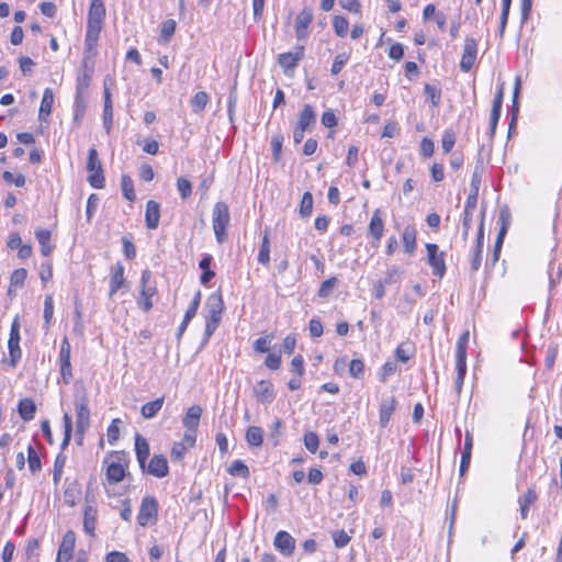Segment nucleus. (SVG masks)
I'll list each match as a JSON object with an SVG mask.
<instances>
[{"label": "nucleus", "mask_w": 562, "mask_h": 562, "mask_svg": "<svg viewBox=\"0 0 562 562\" xmlns=\"http://www.w3.org/2000/svg\"><path fill=\"white\" fill-rule=\"evenodd\" d=\"M106 10L102 0H91L88 10L87 29L85 45L88 50H92L98 43L99 35L103 27Z\"/></svg>", "instance_id": "f257e3e1"}, {"label": "nucleus", "mask_w": 562, "mask_h": 562, "mask_svg": "<svg viewBox=\"0 0 562 562\" xmlns=\"http://www.w3.org/2000/svg\"><path fill=\"white\" fill-rule=\"evenodd\" d=\"M225 305L223 301V295L221 291L213 292L206 299L204 310L206 311L205 315V329L203 334L202 345L209 342L211 336L217 329L222 314L224 312Z\"/></svg>", "instance_id": "f03ea898"}, {"label": "nucleus", "mask_w": 562, "mask_h": 562, "mask_svg": "<svg viewBox=\"0 0 562 562\" xmlns=\"http://www.w3.org/2000/svg\"><path fill=\"white\" fill-rule=\"evenodd\" d=\"M231 222V214L228 205L223 202L218 201L214 204L213 211H212V225L213 231L215 234L216 241L218 244H222L226 240L227 234L226 229Z\"/></svg>", "instance_id": "7ed1b4c3"}, {"label": "nucleus", "mask_w": 562, "mask_h": 562, "mask_svg": "<svg viewBox=\"0 0 562 562\" xmlns=\"http://www.w3.org/2000/svg\"><path fill=\"white\" fill-rule=\"evenodd\" d=\"M74 405L76 411V432L81 435L87 432L90 427L89 397L83 389L75 392Z\"/></svg>", "instance_id": "20e7f679"}, {"label": "nucleus", "mask_w": 562, "mask_h": 562, "mask_svg": "<svg viewBox=\"0 0 562 562\" xmlns=\"http://www.w3.org/2000/svg\"><path fill=\"white\" fill-rule=\"evenodd\" d=\"M87 170L89 172L88 182L94 189H102L105 184L102 164L99 159L95 148H90L87 159Z\"/></svg>", "instance_id": "39448f33"}, {"label": "nucleus", "mask_w": 562, "mask_h": 562, "mask_svg": "<svg viewBox=\"0 0 562 562\" xmlns=\"http://www.w3.org/2000/svg\"><path fill=\"white\" fill-rule=\"evenodd\" d=\"M159 504L155 496L147 495L143 497L139 510L137 514V522L142 527L149 524H156L158 519Z\"/></svg>", "instance_id": "423d86ee"}, {"label": "nucleus", "mask_w": 562, "mask_h": 562, "mask_svg": "<svg viewBox=\"0 0 562 562\" xmlns=\"http://www.w3.org/2000/svg\"><path fill=\"white\" fill-rule=\"evenodd\" d=\"M20 318L16 315L11 324L10 335L8 340V349L10 356V366L15 368L22 357V350L20 348Z\"/></svg>", "instance_id": "0eeeda50"}, {"label": "nucleus", "mask_w": 562, "mask_h": 562, "mask_svg": "<svg viewBox=\"0 0 562 562\" xmlns=\"http://www.w3.org/2000/svg\"><path fill=\"white\" fill-rule=\"evenodd\" d=\"M150 277L151 272L148 269L144 270L140 276L142 291L137 304L144 312L151 310V297L156 294V286L149 284Z\"/></svg>", "instance_id": "6e6552de"}, {"label": "nucleus", "mask_w": 562, "mask_h": 562, "mask_svg": "<svg viewBox=\"0 0 562 562\" xmlns=\"http://www.w3.org/2000/svg\"><path fill=\"white\" fill-rule=\"evenodd\" d=\"M427 262L432 268V273L442 278L446 273L445 252L439 251L436 244H426Z\"/></svg>", "instance_id": "1a4fd4ad"}, {"label": "nucleus", "mask_w": 562, "mask_h": 562, "mask_svg": "<svg viewBox=\"0 0 562 562\" xmlns=\"http://www.w3.org/2000/svg\"><path fill=\"white\" fill-rule=\"evenodd\" d=\"M482 172H483V159L481 157L477 158L476 165L472 175L471 183H470V193L467 198L465 205L467 209H476L477 198L480 184L482 181Z\"/></svg>", "instance_id": "9d476101"}, {"label": "nucleus", "mask_w": 562, "mask_h": 562, "mask_svg": "<svg viewBox=\"0 0 562 562\" xmlns=\"http://www.w3.org/2000/svg\"><path fill=\"white\" fill-rule=\"evenodd\" d=\"M70 352L71 346L67 337H64L60 344L59 350V363H60V374L66 384L70 382L72 379L71 372V363H70Z\"/></svg>", "instance_id": "9b49d317"}, {"label": "nucleus", "mask_w": 562, "mask_h": 562, "mask_svg": "<svg viewBox=\"0 0 562 562\" xmlns=\"http://www.w3.org/2000/svg\"><path fill=\"white\" fill-rule=\"evenodd\" d=\"M477 55V42L473 37H467L464 41L463 54L460 60V69L468 72L472 69Z\"/></svg>", "instance_id": "f8f14e48"}, {"label": "nucleus", "mask_w": 562, "mask_h": 562, "mask_svg": "<svg viewBox=\"0 0 562 562\" xmlns=\"http://www.w3.org/2000/svg\"><path fill=\"white\" fill-rule=\"evenodd\" d=\"M304 57V47H296L295 52L282 53L278 56V64L283 69L285 75H289L290 71H293L300 60Z\"/></svg>", "instance_id": "ddd939ff"}, {"label": "nucleus", "mask_w": 562, "mask_h": 562, "mask_svg": "<svg viewBox=\"0 0 562 562\" xmlns=\"http://www.w3.org/2000/svg\"><path fill=\"white\" fill-rule=\"evenodd\" d=\"M76 543V533L68 530L59 544L56 562H68L72 559Z\"/></svg>", "instance_id": "4468645a"}, {"label": "nucleus", "mask_w": 562, "mask_h": 562, "mask_svg": "<svg viewBox=\"0 0 562 562\" xmlns=\"http://www.w3.org/2000/svg\"><path fill=\"white\" fill-rule=\"evenodd\" d=\"M384 232V221L381 215V210L376 209L369 222L368 233L372 237V246L378 247Z\"/></svg>", "instance_id": "2eb2a0df"}, {"label": "nucleus", "mask_w": 562, "mask_h": 562, "mask_svg": "<svg viewBox=\"0 0 562 562\" xmlns=\"http://www.w3.org/2000/svg\"><path fill=\"white\" fill-rule=\"evenodd\" d=\"M254 395L261 404H270L276 398L273 384L268 380H260L254 386Z\"/></svg>", "instance_id": "dca6fc26"}, {"label": "nucleus", "mask_w": 562, "mask_h": 562, "mask_svg": "<svg viewBox=\"0 0 562 562\" xmlns=\"http://www.w3.org/2000/svg\"><path fill=\"white\" fill-rule=\"evenodd\" d=\"M274 548L285 557L293 554L295 549V539L288 531H278L274 540Z\"/></svg>", "instance_id": "f3484780"}, {"label": "nucleus", "mask_w": 562, "mask_h": 562, "mask_svg": "<svg viewBox=\"0 0 562 562\" xmlns=\"http://www.w3.org/2000/svg\"><path fill=\"white\" fill-rule=\"evenodd\" d=\"M145 472L159 479L167 476L169 473L167 458L164 454H154L146 464Z\"/></svg>", "instance_id": "a211bd4d"}, {"label": "nucleus", "mask_w": 562, "mask_h": 562, "mask_svg": "<svg viewBox=\"0 0 562 562\" xmlns=\"http://www.w3.org/2000/svg\"><path fill=\"white\" fill-rule=\"evenodd\" d=\"M313 21V11L304 8L299 12L295 19V35L297 40H304L307 36V27Z\"/></svg>", "instance_id": "6ab92c4d"}, {"label": "nucleus", "mask_w": 562, "mask_h": 562, "mask_svg": "<svg viewBox=\"0 0 562 562\" xmlns=\"http://www.w3.org/2000/svg\"><path fill=\"white\" fill-rule=\"evenodd\" d=\"M125 282L124 278V266L117 261L115 265L111 267L110 273V291L109 295L112 297L123 285Z\"/></svg>", "instance_id": "aec40b11"}, {"label": "nucleus", "mask_w": 562, "mask_h": 562, "mask_svg": "<svg viewBox=\"0 0 562 562\" xmlns=\"http://www.w3.org/2000/svg\"><path fill=\"white\" fill-rule=\"evenodd\" d=\"M538 501V494L535 486H530L524 494L518 497L519 513L521 519H527L530 506Z\"/></svg>", "instance_id": "412c9836"}, {"label": "nucleus", "mask_w": 562, "mask_h": 562, "mask_svg": "<svg viewBox=\"0 0 562 562\" xmlns=\"http://www.w3.org/2000/svg\"><path fill=\"white\" fill-rule=\"evenodd\" d=\"M149 443L140 434L135 435V453L142 472H145L146 461L149 457Z\"/></svg>", "instance_id": "4be33fe9"}, {"label": "nucleus", "mask_w": 562, "mask_h": 562, "mask_svg": "<svg viewBox=\"0 0 562 562\" xmlns=\"http://www.w3.org/2000/svg\"><path fill=\"white\" fill-rule=\"evenodd\" d=\"M316 125V113L311 104H304L295 126L312 132Z\"/></svg>", "instance_id": "5701e85b"}, {"label": "nucleus", "mask_w": 562, "mask_h": 562, "mask_svg": "<svg viewBox=\"0 0 562 562\" xmlns=\"http://www.w3.org/2000/svg\"><path fill=\"white\" fill-rule=\"evenodd\" d=\"M396 406L397 401L394 396H391L390 398L383 400L381 402L379 408V423L382 428H385L389 425L390 419L396 409Z\"/></svg>", "instance_id": "b1692460"}, {"label": "nucleus", "mask_w": 562, "mask_h": 562, "mask_svg": "<svg viewBox=\"0 0 562 562\" xmlns=\"http://www.w3.org/2000/svg\"><path fill=\"white\" fill-rule=\"evenodd\" d=\"M160 220V205L154 200L146 203L145 224L148 229H156Z\"/></svg>", "instance_id": "393cba45"}, {"label": "nucleus", "mask_w": 562, "mask_h": 562, "mask_svg": "<svg viewBox=\"0 0 562 562\" xmlns=\"http://www.w3.org/2000/svg\"><path fill=\"white\" fill-rule=\"evenodd\" d=\"M473 448V437L470 431L465 432L464 438V446L461 453V461H460V475H464V473L468 471L471 462V453Z\"/></svg>", "instance_id": "a878e982"}, {"label": "nucleus", "mask_w": 562, "mask_h": 562, "mask_svg": "<svg viewBox=\"0 0 562 562\" xmlns=\"http://www.w3.org/2000/svg\"><path fill=\"white\" fill-rule=\"evenodd\" d=\"M201 415L202 408L199 405L190 406L187 409V413L182 419L183 427L189 430H196L199 427Z\"/></svg>", "instance_id": "bb28decb"}, {"label": "nucleus", "mask_w": 562, "mask_h": 562, "mask_svg": "<svg viewBox=\"0 0 562 562\" xmlns=\"http://www.w3.org/2000/svg\"><path fill=\"white\" fill-rule=\"evenodd\" d=\"M104 105H103V126L108 133H110L113 122V104L110 89L104 83Z\"/></svg>", "instance_id": "cd10ccee"}, {"label": "nucleus", "mask_w": 562, "mask_h": 562, "mask_svg": "<svg viewBox=\"0 0 562 562\" xmlns=\"http://www.w3.org/2000/svg\"><path fill=\"white\" fill-rule=\"evenodd\" d=\"M18 413L24 422H31L35 417L36 404L33 398L25 397L19 401Z\"/></svg>", "instance_id": "c85d7f7f"}, {"label": "nucleus", "mask_w": 562, "mask_h": 562, "mask_svg": "<svg viewBox=\"0 0 562 562\" xmlns=\"http://www.w3.org/2000/svg\"><path fill=\"white\" fill-rule=\"evenodd\" d=\"M88 108L87 95H75L72 124L79 127Z\"/></svg>", "instance_id": "c756f323"}, {"label": "nucleus", "mask_w": 562, "mask_h": 562, "mask_svg": "<svg viewBox=\"0 0 562 562\" xmlns=\"http://www.w3.org/2000/svg\"><path fill=\"white\" fill-rule=\"evenodd\" d=\"M54 104V92L50 88H46L43 92L41 106L38 111V120L46 121L52 113Z\"/></svg>", "instance_id": "7c9ffc66"}, {"label": "nucleus", "mask_w": 562, "mask_h": 562, "mask_svg": "<svg viewBox=\"0 0 562 562\" xmlns=\"http://www.w3.org/2000/svg\"><path fill=\"white\" fill-rule=\"evenodd\" d=\"M417 231L414 225H407L402 235L404 250L408 255H413L416 249Z\"/></svg>", "instance_id": "2f4dec72"}, {"label": "nucleus", "mask_w": 562, "mask_h": 562, "mask_svg": "<svg viewBox=\"0 0 562 562\" xmlns=\"http://www.w3.org/2000/svg\"><path fill=\"white\" fill-rule=\"evenodd\" d=\"M35 237L41 246V252L43 256H49L53 251L54 246L50 245V232L48 229L38 228L35 231Z\"/></svg>", "instance_id": "473e14b6"}, {"label": "nucleus", "mask_w": 562, "mask_h": 562, "mask_svg": "<svg viewBox=\"0 0 562 562\" xmlns=\"http://www.w3.org/2000/svg\"><path fill=\"white\" fill-rule=\"evenodd\" d=\"M164 402H165V397L161 396L159 398H156L155 401L145 403L140 407L142 416L146 419L154 418L158 414V412L161 409Z\"/></svg>", "instance_id": "72a5a7b5"}, {"label": "nucleus", "mask_w": 562, "mask_h": 562, "mask_svg": "<svg viewBox=\"0 0 562 562\" xmlns=\"http://www.w3.org/2000/svg\"><path fill=\"white\" fill-rule=\"evenodd\" d=\"M469 339H470L469 330H465L458 338L457 347H456V362L467 363V350H468Z\"/></svg>", "instance_id": "f704fd0d"}, {"label": "nucleus", "mask_w": 562, "mask_h": 562, "mask_svg": "<svg viewBox=\"0 0 562 562\" xmlns=\"http://www.w3.org/2000/svg\"><path fill=\"white\" fill-rule=\"evenodd\" d=\"M92 79V70L88 69L85 65V69L82 72H80L77 77L76 82V94L77 95H86L87 90L90 86Z\"/></svg>", "instance_id": "c9c22d12"}, {"label": "nucleus", "mask_w": 562, "mask_h": 562, "mask_svg": "<svg viewBox=\"0 0 562 562\" xmlns=\"http://www.w3.org/2000/svg\"><path fill=\"white\" fill-rule=\"evenodd\" d=\"M125 469L121 463L112 462L106 469V480L111 484L120 483L125 477Z\"/></svg>", "instance_id": "e433bc0d"}, {"label": "nucleus", "mask_w": 562, "mask_h": 562, "mask_svg": "<svg viewBox=\"0 0 562 562\" xmlns=\"http://www.w3.org/2000/svg\"><path fill=\"white\" fill-rule=\"evenodd\" d=\"M97 525V509L92 506H87L83 513V530L89 536H94Z\"/></svg>", "instance_id": "4c0bfd02"}, {"label": "nucleus", "mask_w": 562, "mask_h": 562, "mask_svg": "<svg viewBox=\"0 0 562 562\" xmlns=\"http://www.w3.org/2000/svg\"><path fill=\"white\" fill-rule=\"evenodd\" d=\"M258 262L263 266H268L270 262V240L268 229H266L263 233L262 241L258 254Z\"/></svg>", "instance_id": "58836bf2"}, {"label": "nucleus", "mask_w": 562, "mask_h": 562, "mask_svg": "<svg viewBox=\"0 0 562 562\" xmlns=\"http://www.w3.org/2000/svg\"><path fill=\"white\" fill-rule=\"evenodd\" d=\"M246 441L251 447H260L263 441V431L258 426H250L246 431Z\"/></svg>", "instance_id": "ea45409f"}, {"label": "nucleus", "mask_w": 562, "mask_h": 562, "mask_svg": "<svg viewBox=\"0 0 562 562\" xmlns=\"http://www.w3.org/2000/svg\"><path fill=\"white\" fill-rule=\"evenodd\" d=\"M121 189L123 196L130 201L134 202L136 200V193L134 190V181L128 175H123L121 178Z\"/></svg>", "instance_id": "a19ab883"}, {"label": "nucleus", "mask_w": 562, "mask_h": 562, "mask_svg": "<svg viewBox=\"0 0 562 562\" xmlns=\"http://www.w3.org/2000/svg\"><path fill=\"white\" fill-rule=\"evenodd\" d=\"M176 26L177 23L172 19L164 21L161 24L160 36L158 38V42L168 43L176 32Z\"/></svg>", "instance_id": "79ce46f5"}, {"label": "nucleus", "mask_w": 562, "mask_h": 562, "mask_svg": "<svg viewBox=\"0 0 562 562\" xmlns=\"http://www.w3.org/2000/svg\"><path fill=\"white\" fill-rule=\"evenodd\" d=\"M27 464L32 474H36L42 470L41 458L32 445L27 447Z\"/></svg>", "instance_id": "37998d69"}, {"label": "nucleus", "mask_w": 562, "mask_h": 562, "mask_svg": "<svg viewBox=\"0 0 562 562\" xmlns=\"http://www.w3.org/2000/svg\"><path fill=\"white\" fill-rule=\"evenodd\" d=\"M209 94L205 91L196 92L191 100L192 111L194 113L203 112L206 104L209 103Z\"/></svg>", "instance_id": "c03bdc74"}, {"label": "nucleus", "mask_w": 562, "mask_h": 562, "mask_svg": "<svg viewBox=\"0 0 562 562\" xmlns=\"http://www.w3.org/2000/svg\"><path fill=\"white\" fill-rule=\"evenodd\" d=\"M424 93L429 99L431 106L437 108L441 102V89L430 83H425Z\"/></svg>", "instance_id": "a18cd8bd"}, {"label": "nucleus", "mask_w": 562, "mask_h": 562, "mask_svg": "<svg viewBox=\"0 0 562 562\" xmlns=\"http://www.w3.org/2000/svg\"><path fill=\"white\" fill-rule=\"evenodd\" d=\"M63 423H64V438L60 443V449L65 450L68 447V445L71 440V435H72V418L68 413L64 414Z\"/></svg>", "instance_id": "49530a36"}, {"label": "nucleus", "mask_w": 562, "mask_h": 562, "mask_svg": "<svg viewBox=\"0 0 562 562\" xmlns=\"http://www.w3.org/2000/svg\"><path fill=\"white\" fill-rule=\"evenodd\" d=\"M231 475L247 479L250 475L248 467L241 460H235L228 468Z\"/></svg>", "instance_id": "de8ad7c7"}, {"label": "nucleus", "mask_w": 562, "mask_h": 562, "mask_svg": "<svg viewBox=\"0 0 562 562\" xmlns=\"http://www.w3.org/2000/svg\"><path fill=\"white\" fill-rule=\"evenodd\" d=\"M337 284L338 279L336 277H330L326 279L321 283L317 295L322 299L328 297L331 294L333 290L337 286Z\"/></svg>", "instance_id": "09e8293b"}, {"label": "nucleus", "mask_w": 562, "mask_h": 562, "mask_svg": "<svg viewBox=\"0 0 562 562\" xmlns=\"http://www.w3.org/2000/svg\"><path fill=\"white\" fill-rule=\"evenodd\" d=\"M366 366L361 359H352L349 363V374L353 379L361 380L364 378Z\"/></svg>", "instance_id": "8fccbe9b"}, {"label": "nucleus", "mask_w": 562, "mask_h": 562, "mask_svg": "<svg viewBox=\"0 0 562 562\" xmlns=\"http://www.w3.org/2000/svg\"><path fill=\"white\" fill-rule=\"evenodd\" d=\"M456 144V133L452 128H446L441 137V147L445 154H449Z\"/></svg>", "instance_id": "3c124183"}, {"label": "nucleus", "mask_w": 562, "mask_h": 562, "mask_svg": "<svg viewBox=\"0 0 562 562\" xmlns=\"http://www.w3.org/2000/svg\"><path fill=\"white\" fill-rule=\"evenodd\" d=\"M333 26H334L335 33L339 37H345L348 33L349 22L345 16L335 15L333 19Z\"/></svg>", "instance_id": "603ef678"}, {"label": "nucleus", "mask_w": 562, "mask_h": 562, "mask_svg": "<svg viewBox=\"0 0 562 562\" xmlns=\"http://www.w3.org/2000/svg\"><path fill=\"white\" fill-rule=\"evenodd\" d=\"M313 211V195L311 192L306 191L300 203V215L302 217L311 216Z\"/></svg>", "instance_id": "864d4df0"}, {"label": "nucleus", "mask_w": 562, "mask_h": 562, "mask_svg": "<svg viewBox=\"0 0 562 562\" xmlns=\"http://www.w3.org/2000/svg\"><path fill=\"white\" fill-rule=\"evenodd\" d=\"M273 335L269 334L263 337H259L254 341V350L259 353L268 352L271 348Z\"/></svg>", "instance_id": "5fc2aeb1"}, {"label": "nucleus", "mask_w": 562, "mask_h": 562, "mask_svg": "<svg viewBox=\"0 0 562 562\" xmlns=\"http://www.w3.org/2000/svg\"><path fill=\"white\" fill-rule=\"evenodd\" d=\"M66 460H67V457L63 452L58 453L55 459L54 472H53V481H54L55 485H57L58 482L60 481V477L63 474V469L66 464Z\"/></svg>", "instance_id": "6e6d98bb"}, {"label": "nucleus", "mask_w": 562, "mask_h": 562, "mask_svg": "<svg viewBox=\"0 0 562 562\" xmlns=\"http://www.w3.org/2000/svg\"><path fill=\"white\" fill-rule=\"evenodd\" d=\"M474 211H475V209H467V206H464L463 218H462V238H463V240H467V238L469 236L472 221H473Z\"/></svg>", "instance_id": "4d7b16f0"}, {"label": "nucleus", "mask_w": 562, "mask_h": 562, "mask_svg": "<svg viewBox=\"0 0 562 562\" xmlns=\"http://www.w3.org/2000/svg\"><path fill=\"white\" fill-rule=\"evenodd\" d=\"M54 315V301L52 295H46L44 300V327L47 329Z\"/></svg>", "instance_id": "13d9d810"}, {"label": "nucleus", "mask_w": 562, "mask_h": 562, "mask_svg": "<svg viewBox=\"0 0 562 562\" xmlns=\"http://www.w3.org/2000/svg\"><path fill=\"white\" fill-rule=\"evenodd\" d=\"M349 58H350V54H348V53L338 54L335 57L334 63L330 68L331 75L337 76L341 71V69L345 67V65L348 63Z\"/></svg>", "instance_id": "bf43d9fd"}, {"label": "nucleus", "mask_w": 562, "mask_h": 562, "mask_svg": "<svg viewBox=\"0 0 562 562\" xmlns=\"http://www.w3.org/2000/svg\"><path fill=\"white\" fill-rule=\"evenodd\" d=\"M27 271L24 268L15 269L10 277V286L22 288L24 285Z\"/></svg>", "instance_id": "052dcab7"}, {"label": "nucleus", "mask_w": 562, "mask_h": 562, "mask_svg": "<svg viewBox=\"0 0 562 562\" xmlns=\"http://www.w3.org/2000/svg\"><path fill=\"white\" fill-rule=\"evenodd\" d=\"M304 446L311 453H315L319 446V438L317 434L314 431H307L304 435Z\"/></svg>", "instance_id": "680f3d73"}, {"label": "nucleus", "mask_w": 562, "mask_h": 562, "mask_svg": "<svg viewBox=\"0 0 562 562\" xmlns=\"http://www.w3.org/2000/svg\"><path fill=\"white\" fill-rule=\"evenodd\" d=\"M397 370V366L394 361H386L380 372H379V380L382 383H385L391 375H393Z\"/></svg>", "instance_id": "e2e57ef3"}, {"label": "nucleus", "mask_w": 562, "mask_h": 562, "mask_svg": "<svg viewBox=\"0 0 562 562\" xmlns=\"http://www.w3.org/2000/svg\"><path fill=\"white\" fill-rule=\"evenodd\" d=\"M121 419L120 418H115L111 422L110 426L108 427V430H106V436H108V441L109 443L113 445L115 443L119 438H120V427L119 425L121 424Z\"/></svg>", "instance_id": "0e129e2a"}, {"label": "nucleus", "mask_w": 562, "mask_h": 562, "mask_svg": "<svg viewBox=\"0 0 562 562\" xmlns=\"http://www.w3.org/2000/svg\"><path fill=\"white\" fill-rule=\"evenodd\" d=\"M457 378L454 381V387L458 394L461 393L464 378L467 374V363L456 362Z\"/></svg>", "instance_id": "69168bd1"}, {"label": "nucleus", "mask_w": 562, "mask_h": 562, "mask_svg": "<svg viewBox=\"0 0 562 562\" xmlns=\"http://www.w3.org/2000/svg\"><path fill=\"white\" fill-rule=\"evenodd\" d=\"M177 189L182 199H188L192 194V184L187 178L177 179Z\"/></svg>", "instance_id": "338daca9"}, {"label": "nucleus", "mask_w": 562, "mask_h": 562, "mask_svg": "<svg viewBox=\"0 0 562 562\" xmlns=\"http://www.w3.org/2000/svg\"><path fill=\"white\" fill-rule=\"evenodd\" d=\"M282 144H283L282 135H276L272 137V139H271L272 158L276 162L280 160Z\"/></svg>", "instance_id": "774afa93"}]
</instances>
